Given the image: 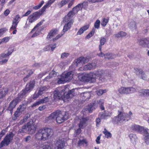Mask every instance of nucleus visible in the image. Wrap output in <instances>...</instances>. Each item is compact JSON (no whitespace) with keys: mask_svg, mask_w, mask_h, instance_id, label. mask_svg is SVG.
Listing matches in <instances>:
<instances>
[{"mask_svg":"<svg viewBox=\"0 0 149 149\" xmlns=\"http://www.w3.org/2000/svg\"><path fill=\"white\" fill-rule=\"evenodd\" d=\"M73 73L71 71L62 74L61 78L59 79L58 82V84H64L71 80L73 78Z\"/></svg>","mask_w":149,"mask_h":149,"instance_id":"nucleus-4","label":"nucleus"},{"mask_svg":"<svg viewBox=\"0 0 149 149\" xmlns=\"http://www.w3.org/2000/svg\"><path fill=\"white\" fill-rule=\"evenodd\" d=\"M101 74V72L100 71L96 72L95 73L91 72L86 74L85 76H82V80L83 81L86 80V78H87L91 82H94L95 81L97 77V75H100Z\"/></svg>","mask_w":149,"mask_h":149,"instance_id":"nucleus-5","label":"nucleus"},{"mask_svg":"<svg viewBox=\"0 0 149 149\" xmlns=\"http://www.w3.org/2000/svg\"><path fill=\"white\" fill-rule=\"evenodd\" d=\"M65 22H66V23L65 24L63 30V33H64L70 29L71 26L73 24V22L72 21Z\"/></svg>","mask_w":149,"mask_h":149,"instance_id":"nucleus-17","label":"nucleus"},{"mask_svg":"<svg viewBox=\"0 0 149 149\" xmlns=\"http://www.w3.org/2000/svg\"><path fill=\"white\" fill-rule=\"evenodd\" d=\"M70 0H62L58 4L59 8L62 7L65 5L66 4L70 1Z\"/></svg>","mask_w":149,"mask_h":149,"instance_id":"nucleus-38","label":"nucleus"},{"mask_svg":"<svg viewBox=\"0 0 149 149\" xmlns=\"http://www.w3.org/2000/svg\"><path fill=\"white\" fill-rule=\"evenodd\" d=\"M9 37H7L0 39V45L3 43H6L9 40Z\"/></svg>","mask_w":149,"mask_h":149,"instance_id":"nucleus-52","label":"nucleus"},{"mask_svg":"<svg viewBox=\"0 0 149 149\" xmlns=\"http://www.w3.org/2000/svg\"><path fill=\"white\" fill-rule=\"evenodd\" d=\"M118 114L117 116L114 117L112 119V121L117 123H124V122L128 121L130 119L131 116L132 115V113L130 111L128 114L123 113L118 111Z\"/></svg>","mask_w":149,"mask_h":149,"instance_id":"nucleus-2","label":"nucleus"},{"mask_svg":"<svg viewBox=\"0 0 149 149\" xmlns=\"http://www.w3.org/2000/svg\"><path fill=\"white\" fill-rule=\"evenodd\" d=\"M95 29H92V30L86 36V38H89L93 36L95 33Z\"/></svg>","mask_w":149,"mask_h":149,"instance_id":"nucleus-51","label":"nucleus"},{"mask_svg":"<svg viewBox=\"0 0 149 149\" xmlns=\"http://www.w3.org/2000/svg\"><path fill=\"white\" fill-rule=\"evenodd\" d=\"M104 103V101L103 100L101 99L97 100V106H99L101 109L102 110H104V108L103 106Z\"/></svg>","mask_w":149,"mask_h":149,"instance_id":"nucleus-37","label":"nucleus"},{"mask_svg":"<svg viewBox=\"0 0 149 149\" xmlns=\"http://www.w3.org/2000/svg\"><path fill=\"white\" fill-rule=\"evenodd\" d=\"M35 81L34 80H33L31 81L29 84H28L26 86L25 89L26 91H30L32 89L35 85Z\"/></svg>","mask_w":149,"mask_h":149,"instance_id":"nucleus-16","label":"nucleus"},{"mask_svg":"<svg viewBox=\"0 0 149 149\" xmlns=\"http://www.w3.org/2000/svg\"><path fill=\"white\" fill-rule=\"evenodd\" d=\"M75 94L73 90L69 91L68 93L66 95L65 97L67 99H69L72 98L74 95Z\"/></svg>","mask_w":149,"mask_h":149,"instance_id":"nucleus-32","label":"nucleus"},{"mask_svg":"<svg viewBox=\"0 0 149 149\" xmlns=\"http://www.w3.org/2000/svg\"><path fill=\"white\" fill-rule=\"evenodd\" d=\"M109 20V17H107V19L103 18L101 21V24L102 26L104 27L108 23Z\"/></svg>","mask_w":149,"mask_h":149,"instance_id":"nucleus-44","label":"nucleus"},{"mask_svg":"<svg viewBox=\"0 0 149 149\" xmlns=\"http://www.w3.org/2000/svg\"><path fill=\"white\" fill-rule=\"evenodd\" d=\"M101 72V74L100 75H97V77H99V80L101 81V82H104L105 81L107 74L104 72Z\"/></svg>","mask_w":149,"mask_h":149,"instance_id":"nucleus-28","label":"nucleus"},{"mask_svg":"<svg viewBox=\"0 0 149 149\" xmlns=\"http://www.w3.org/2000/svg\"><path fill=\"white\" fill-rule=\"evenodd\" d=\"M106 42V39L104 37H102L100 40V45H99V49L101 51L102 46L104 45Z\"/></svg>","mask_w":149,"mask_h":149,"instance_id":"nucleus-41","label":"nucleus"},{"mask_svg":"<svg viewBox=\"0 0 149 149\" xmlns=\"http://www.w3.org/2000/svg\"><path fill=\"white\" fill-rule=\"evenodd\" d=\"M20 19V16L18 15H16L15 17L14 18L13 21L15 22H17V23H18Z\"/></svg>","mask_w":149,"mask_h":149,"instance_id":"nucleus-54","label":"nucleus"},{"mask_svg":"<svg viewBox=\"0 0 149 149\" xmlns=\"http://www.w3.org/2000/svg\"><path fill=\"white\" fill-rule=\"evenodd\" d=\"M139 93L142 94L144 96L149 95V89H141Z\"/></svg>","mask_w":149,"mask_h":149,"instance_id":"nucleus-43","label":"nucleus"},{"mask_svg":"<svg viewBox=\"0 0 149 149\" xmlns=\"http://www.w3.org/2000/svg\"><path fill=\"white\" fill-rule=\"evenodd\" d=\"M134 71L137 75L141 74L143 72L142 69L138 68H135Z\"/></svg>","mask_w":149,"mask_h":149,"instance_id":"nucleus-49","label":"nucleus"},{"mask_svg":"<svg viewBox=\"0 0 149 149\" xmlns=\"http://www.w3.org/2000/svg\"><path fill=\"white\" fill-rule=\"evenodd\" d=\"M40 95H40L38 93V91L37 93L36 92L33 95V99H35L38 97Z\"/></svg>","mask_w":149,"mask_h":149,"instance_id":"nucleus-63","label":"nucleus"},{"mask_svg":"<svg viewBox=\"0 0 149 149\" xmlns=\"http://www.w3.org/2000/svg\"><path fill=\"white\" fill-rule=\"evenodd\" d=\"M53 130L48 128L39 129L35 134V138L39 141H45L53 134Z\"/></svg>","mask_w":149,"mask_h":149,"instance_id":"nucleus-1","label":"nucleus"},{"mask_svg":"<svg viewBox=\"0 0 149 149\" xmlns=\"http://www.w3.org/2000/svg\"><path fill=\"white\" fill-rule=\"evenodd\" d=\"M131 141L133 143H135L137 139V137L135 134H131L129 135Z\"/></svg>","mask_w":149,"mask_h":149,"instance_id":"nucleus-42","label":"nucleus"},{"mask_svg":"<svg viewBox=\"0 0 149 149\" xmlns=\"http://www.w3.org/2000/svg\"><path fill=\"white\" fill-rule=\"evenodd\" d=\"M97 55L100 57H102L104 56L105 58H107L108 59L110 58H113L116 57V56L112 54L109 53L104 54L102 52H101L100 53L98 54Z\"/></svg>","mask_w":149,"mask_h":149,"instance_id":"nucleus-19","label":"nucleus"},{"mask_svg":"<svg viewBox=\"0 0 149 149\" xmlns=\"http://www.w3.org/2000/svg\"><path fill=\"white\" fill-rule=\"evenodd\" d=\"M48 101V97H45L44 99H42L38 101L40 104L42 103H46Z\"/></svg>","mask_w":149,"mask_h":149,"instance_id":"nucleus-53","label":"nucleus"},{"mask_svg":"<svg viewBox=\"0 0 149 149\" xmlns=\"http://www.w3.org/2000/svg\"><path fill=\"white\" fill-rule=\"evenodd\" d=\"M13 52V50L11 48H9L8 49V51L7 52H5V53H3L1 54V58H6V57L9 56V55H10Z\"/></svg>","mask_w":149,"mask_h":149,"instance_id":"nucleus-25","label":"nucleus"},{"mask_svg":"<svg viewBox=\"0 0 149 149\" xmlns=\"http://www.w3.org/2000/svg\"><path fill=\"white\" fill-rule=\"evenodd\" d=\"M118 91L119 93L121 94H127V87H121L118 89Z\"/></svg>","mask_w":149,"mask_h":149,"instance_id":"nucleus-40","label":"nucleus"},{"mask_svg":"<svg viewBox=\"0 0 149 149\" xmlns=\"http://www.w3.org/2000/svg\"><path fill=\"white\" fill-rule=\"evenodd\" d=\"M14 134L12 132H10L7 134L3 140L0 143V148H1L5 146H8L12 141Z\"/></svg>","mask_w":149,"mask_h":149,"instance_id":"nucleus-6","label":"nucleus"},{"mask_svg":"<svg viewBox=\"0 0 149 149\" xmlns=\"http://www.w3.org/2000/svg\"><path fill=\"white\" fill-rule=\"evenodd\" d=\"M89 27V25H87L83 26L82 27H81V29H82L83 31L84 32L87 29H88Z\"/></svg>","mask_w":149,"mask_h":149,"instance_id":"nucleus-62","label":"nucleus"},{"mask_svg":"<svg viewBox=\"0 0 149 149\" xmlns=\"http://www.w3.org/2000/svg\"><path fill=\"white\" fill-rule=\"evenodd\" d=\"M111 113L110 112L105 111L101 114V117L102 118L107 119L108 117H110Z\"/></svg>","mask_w":149,"mask_h":149,"instance_id":"nucleus-23","label":"nucleus"},{"mask_svg":"<svg viewBox=\"0 0 149 149\" xmlns=\"http://www.w3.org/2000/svg\"><path fill=\"white\" fill-rule=\"evenodd\" d=\"M63 21L65 22H68L72 21L73 23L74 22L73 20L70 17H68L67 15L65 17L64 19H63Z\"/></svg>","mask_w":149,"mask_h":149,"instance_id":"nucleus-50","label":"nucleus"},{"mask_svg":"<svg viewBox=\"0 0 149 149\" xmlns=\"http://www.w3.org/2000/svg\"><path fill=\"white\" fill-rule=\"evenodd\" d=\"M86 120L85 118H82L80 120V123L79 124V127L81 128H83V127L85 126L86 123Z\"/></svg>","mask_w":149,"mask_h":149,"instance_id":"nucleus-35","label":"nucleus"},{"mask_svg":"<svg viewBox=\"0 0 149 149\" xmlns=\"http://www.w3.org/2000/svg\"><path fill=\"white\" fill-rule=\"evenodd\" d=\"M144 140L146 144H149V135L144 136Z\"/></svg>","mask_w":149,"mask_h":149,"instance_id":"nucleus-60","label":"nucleus"},{"mask_svg":"<svg viewBox=\"0 0 149 149\" xmlns=\"http://www.w3.org/2000/svg\"><path fill=\"white\" fill-rule=\"evenodd\" d=\"M27 125L28 132L30 134H33L35 132L36 128V125L29 122L27 124Z\"/></svg>","mask_w":149,"mask_h":149,"instance_id":"nucleus-12","label":"nucleus"},{"mask_svg":"<svg viewBox=\"0 0 149 149\" xmlns=\"http://www.w3.org/2000/svg\"><path fill=\"white\" fill-rule=\"evenodd\" d=\"M18 102V101H17V100L15 99L10 102L8 108V110L10 111L11 113L13 111V109L15 107Z\"/></svg>","mask_w":149,"mask_h":149,"instance_id":"nucleus-15","label":"nucleus"},{"mask_svg":"<svg viewBox=\"0 0 149 149\" xmlns=\"http://www.w3.org/2000/svg\"><path fill=\"white\" fill-rule=\"evenodd\" d=\"M141 75V79L144 80H147V76L144 72Z\"/></svg>","mask_w":149,"mask_h":149,"instance_id":"nucleus-59","label":"nucleus"},{"mask_svg":"<svg viewBox=\"0 0 149 149\" xmlns=\"http://www.w3.org/2000/svg\"><path fill=\"white\" fill-rule=\"evenodd\" d=\"M54 149H64L65 146V142L64 141L59 139L55 143Z\"/></svg>","mask_w":149,"mask_h":149,"instance_id":"nucleus-13","label":"nucleus"},{"mask_svg":"<svg viewBox=\"0 0 149 149\" xmlns=\"http://www.w3.org/2000/svg\"><path fill=\"white\" fill-rule=\"evenodd\" d=\"M129 27L130 29L132 31L136 30V22L133 21L131 22L129 24Z\"/></svg>","mask_w":149,"mask_h":149,"instance_id":"nucleus-29","label":"nucleus"},{"mask_svg":"<svg viewBox=\"0 0 149 149\" xmlns=\"http://www.w3.org/2000/svg\"><path fill=\"white\" fill-rule=\"evenodd\" d=\"M142 127L134 124L131 126V128L132 130L140 133Z\"/></svg>","mask_w":149,"mask_h":149,"instance_id":"nucleus-24","label":"nucleus"},{"mask_svg":"<svg viewBox=\"0 0 149 149\" xmlns=\"http://www.w3.org/2000/svg\"><path fill=\"white\" fill-rule=\"evenodd\" d=\"M8 89L7 88H5L3 89L0 90V99L3 98L7 93Z\"/></svg>","mask_w":149,"mask_h":149,"instance_id":"nucleus-26","label":"nucleus"},{"mask_svg":"<svg viewBox=\"0 0 149 149\" xmlns=\"http://www.w3.org/2000/svg\"><path fill=\"white\" fill-rule=\"evenodd\" d=\"M56 122L58 123H61L68 118V116L66 113L57 110L55 111Z\"/></svg>","mask_w":149,"mask_h":149,"instance_id":"nucleus-3","label":"nucleus"},{"mask_svg":"<svg viewBox=\"0 0 149 149\" xmlns=\"http://www.w3.org/2000/svg\"><path fill=\"white\" fill-rule=\"evenodd\" d=\"M47 88L46 86H44L41 87H40L38 91V93L40 95H41L45 93V91L47 90Z\"/></svg>","mask_w":149,"mask_h":149,"instance_id":"nucleus-46","label":"nucleus"},{"mask_svg":"<svg viewBox=\"0 0 149 149\" xmlns=\"http://www.w3.org/2000/svg\"><path fill=\"white\" fill-rule=\"evenodd\" d=\"M54 100H56L61 99L63 95H65V93L62 91H59L58 89L55 90L54 92Z\"/></svg>","mask_w":149,"mask_h":149,"instance_id":"nucleus-10","label":"nucleus"},{"mask_svg":"<svg viewBox=\"0 0 149 149\" xmlns=\"http://www.w3.org/2000/svg\"><path fill=\"white\" fill-rule=\"evenodd\" d=\"M57 31L56 30L51 31L47 35V38L48 40H50L52 38L53 41H54L55 40H57L60 38L64 34L63 33L62 34H59L54 38H53V37L57 33Z\"/></svg>","mask_w":149,"mask_h":149,"instance_id":"nucleus-8","label":"nucleus"},{"mask_svg":"<svg viewBox=\"0 0 149 149\" xmlns=\"http://www.w3.org/2000/svg\"><path fill=\"white\" fill-rule=\"evenodd\" d=\"M84 2L82 3H80L79 4L76 6L74 7L72 9V10L75 13H77L78 11L82 10L83 7V4Z\"/></svg>","mask_w":149,"mask_h":149,"instance_id":"nucleus-22","label":"nucleus"},{"mask_svg":"<svg viewBox=\"0 0 149 149\" xmlns=\"http://www.w3.org/2000/svg\"><path fill=\"white\" fill-rule=\"evenodd\" d=\"M56 115L55 111L52 113L48 117L46 118V121L51 123L53 122L55 118Z\"/></svg>","mask_w":149,"mask_h":149,"instance_id":"nucleus-21","label":"nucleus"},{"mask_svg":"<svg viewBox=\"0 0 149 149\" xmlns=\"http://www.w3.org/2000/svg\"><path fill=\"white\" fill-rule=\"evenodd\" d=\"M88 142L86 139H83L82 140L80 139L78 142V146H84L86 145V146H87Z\"/></svg>","mask_w":149,"mask_h":149,"instance_id":"nucleus-33","label":"nucleus"},{"mask_svg":"<svg viewBox=\"0 0 149 149\" xmlns=\"http://www.w3.org/2000/svg\"><path fill=\"white\" fill-rule=\"evenodd\" d=\"M127 94L132 93L136 91V90L135 88L133 87H127Z\"/></svg>","mask_w":149,"mask_h":149,"instance_id":"nucleus-39","label":"nucleus"},{"mask_svg":"<svg viewBox=\"0 0 149 149\" xmlns=\"http://www.w3.org/2000/svg\"><path fill=\"white\" fill-rule=\"evenodd\" d=\"M26 108V107L24 105H20L19 106V107L17 109L16 111L14 114L13 118L14 119H16L17 117H18L23 111Z\"/></svg>","mask_w":149,"mask_h":149,"instance_id":"nucleus-9","label":"nucleus"},{"mask_svg":"<svg viewBox=\"0 0 149 149\" xmlns=\"http://www.w3.org/2000/svg\"><path fill=\"white\" fill-rule=\"evenodd\" d=\"M56 73H57L55 72H50L49 73V75L45 78L44 79V81H47L51 78L53 77H55L57 75L56 74Z\"/></svg>","mask_w":149,"mask_h":149,"instance_id":"nucleus-36","label":"nucleus"},{"mask_svg":"<svg viewBox=\"0 0 149 149\" xmlns=\"http://www.w3.org/2000/svg\"><path fill=\"white\" fill-rule=\"evenodd\" d=\"M88 59L87 57H80L78 58L76 61L75 64L76 65L79 64H83L88 62Z\"/></svg>","mask_w":149,"mask_h":149,"instance_id":"nucleus-14","label":"nucleus"},{"mask_svg":"<svg viewBox=\"0 0 149 149\" xmlns=\"http://www.w3.org/2000/svg\"><path fill=\"white\" fill-rule=\"evenodd\" d=\"M18 24V23H17V22H16L13 21L12 25L10 28V29L11 30L16 29Z\"/></svg>","mask_w":149,"mask_h":149,"instance_id":"nucleus-55","label":"nucleus"},{"mask_svg":"<svg viewBox=\"0 0 149 149\" xmlns=\"http://www.w3.org/2000/svg\"><path fill=\"white\" fill-rule=\"evenodd\" d=\"M69 55V54L67 53H62L61 56V58H65L67 57Z\"/></svg>","mask_w":149,"mask_h":149,"instance_id":"nucleus-61","label":"nucleus"},{"mask_svg":"<svg viewBox=\"0 0 149 149\" xmlns=\"http://www.w3.org/2000/svg\"><path fill=\"white\" fill-rule=\"evenodd\" d=\"M140 133L143 134L144 136L149 135V130L142 127Z\"/></svg>","mask_w":149,"mask_h":149,"instance_id":"nucleus-27","label":"nucleus"},{"mask_svg":"<svg viewBox=\"0 0 149 149\" xmlns=\"http://www.w3.org/2000/svg\"><path fill=\"white\" fill-rule=\"evenodd\" d=\"M96 66V65L94 63H88L84 66V69L85 70H91L95 68Z\"/></svg>","mask_w":149,"mask_h":149,"instance_id":"nucleus-20","label":"nucleus"},{"mask_svg":"<svg viewBox=\"0 0 149 149\" xmlns=\"http://www.w3.org/2000/svg\"><path fill=\"white\" fill-rule=\"evenodd\" d=\"M19 132L20 133L28 132L27 125L22 126V128L19 130Z\"/></svg>","mask_w":149,"mask_h":149,"instance_id":"nucleus-34","label":"nucleus"},{"mask_svg":"<svg viewBox=\"0 0 149 149\" xmlns=\"http://www.w3.org/2000/svg\"><path fill=\"white\" fill-rule=\"evenodd\" d=\"M55 0H50L46 4V5H44V6L41 9V10L44 12L45 11L46 8L49 7L51 4L54 2Z\"/></svg>","mask_w":149,"mask_h":149,"instance_id":"nucleus-31","label":"nucleus"},{"mask_svg":"<svg viewBox=\"0 0 149 149\" xmlns=\"http://www.w3.org/2000/svg\"><path fill=\"white\" fill-rule=\"evenodd\" d=\"M138 43L143 47L149 48V40L146 38H143L139 40Z\"/></svg>","mask_w":149,"mask_h":149,"instance_id":"nucleus-11","label":"nucleus"},{"mask_svg":"<svg viewBox=\"0 0 149 149\" xmlns=\"http://www.w3.org/2000/svg\"><path fill=\"white\" fill-rule=\"evenodd\" d=\"M97 107V106L95 103H93L91 104L88 105L87 108V110L89 112H91L93 110L95 109Z\"/></svg>","mask_w":149,"mask_h":149,"instance_id":"nucleus-30","label":"nucleus"},{"mask_svg":"<svg viewBox=\"0 0 149 149\" xmlns=\"http://www.w3.org/2000/svg\"><path fill=\"white\" fill-rule=\"evenodd\" d=\"M75 14V13L73 11V10H72L70 11L67 15L68 17H70L72 18Z\"/></svg>","mask_w":149,"mask_h":149,"instance_id":"nucleus-58","label":"nucleus"},{"mask_svg":"<svg viewBox=\"0 0 149 149\" xmlns=\"http://www.w3.org/2000/svg\"><path fill=\"white\" fill-rule=\"evenodd\" d=\"M100 20L98 19L97 20L94 24L95 27L97 29H98L100 27Z\"/></svg>","mask_w":149,"mask_h":149,"instance_id":"nucleus-56","label":"nucleus"},{"mask_svg":"<svg viewBox=\"0 0 149 149\" xmlns=\"http://www.w3.org/2000/svg\"><path fill=\"white\" fill-rule=\"evenodd\" d=\"M44 12L41 9L40 11L33 13L30 15L28 17L29 22L32 23L36 21Z\"/></svg>","mask_w":149,"mask_h":149,"instance_id":"nucleus-7","label":"nucleus"},{"mask_svg":"<svg viewBox=\"0 0 149 149\" xmlns=\"http://www.w3.org/2000/svg\"><path fill=\"white\" fill-rule=\"evenodd\" d=\"M103 133L105 135V137L107 138H111L112 136L111 134L109 132H108L106 128L104 129Z\"/></svg>","mask_w":149,"mask_h":149,"instance_id":"nucleus-45","label":"nucleus"},{"mask_svg":"<svg viewBox=\"0 0 149 149\" xmlns=\"http://www.w3.org/2000/svg\"><path fill=\"white\" fill-rule=\"evenodd\" d=\"M106 92V90H102L100 89L99 91H97V95L100 96L102 95L103 93Z\"/></svg>","mask_w":149,"mask_h":149,"instance_id":"nucleus-57","label":"nucleus"},{"mask_svg":"<svg viewBox=\"0 0 149 149\" xmlns=\"http://www.w3.org/2000/svg\"><path fill=\"white\" fill-rule=\"evenodd\" d=\"M28 92V91H26L25 89L23 90L22 91H20L18 94L17 97L15 99H17V101L19 102V100H21L22 98H24L26 94Z\"/></svg>","mask_w":149,"mask_h":149,"instance_id":"nucleus-18","label":"nucleus"},{"mask_svg":"<svg viewBox=\"0 0 149 149\" xmlns=\"http://www.w3.org/2000/svg\"><path fill=\"white\" fill-rule=\"evenodd\" d=\"M127 33L123 31L119 32L116 35V36L117 38L120 37H124L126 36Z\"/></svg>","mask_w":149,"mask_h":149,"instance_id":"nucleus-48","label":"nucleus"},{"mask_svg":"<svg viewBox=\"0 0 149 149\" xmlns=\"http://www.w3.org/2000/svg\"><path fill=\"white\" fill-rule=\"evenodd\" d=\"M101 121V119L98 118L96 119V125L97 126H98V125L100 124Z\"/></svg>","mask_w":149,"mask_h":149,"instance_id":"nucleus-64","label":"nucleus"},{"mask_svg":"<svg viewBox=\"0 0 149 149\" xmlns=\"http://www.w3.org/2000/svg\"><path fill=\"white\" fill-rule=\"evenodd\" d=\"M53 145L52 143H49L43 146V149H52Z\"/></svg>","mask_w":149,"mask_h":149,"instance_id":"nucleus-47","label":"nucleus"}]
</instances>
